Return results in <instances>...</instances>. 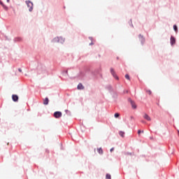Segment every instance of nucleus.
<instances>
[{
    "mask_svg": "<svg viewBox=\"0 0 179 179\" xmlns=\"http://www.w3.org/2000/svg\"><path fill=\"white\" fill-rule=\"evenodd\" d=\"M106 179H111V175L107 173V174H106Z\"/></svg>",
    "mask_w": 179,
    "mask_h": 179,
    "instance_id": "4468645a",
    "label": "nucleus"
},
{
    "mask_svg": "<svg viewBox=\"0 0 179 179\" xmlns=\"http://www.w3.org/2000/svg\"><path fill=\"white\" fill-rule=\"evenodd\" d=\"M119 134L120 135V136H122V138H124L125 137V132L120 131L119 132Z\"/></svg>",
    "mask_w": 179,
    "mask_h": 179,
    "instance_id": "9b49d317",
    "label": "nucleus"
},
{
    "mask_svg": "<svg viewBox=\"0 0 179 179\" xmlns=\"http://www.w3.org/2000/svg\"><path fill=\"white\" fill-rule=\"evenodd\" d=\"M148 93L149 94H152V91L149 90V91H148Z\"/></svg>",
    "mask_w": 179,
    "mask_h": 179,
    "instance_id": "6ab92c4d",
    "label": "nucleus"
},
{
    "mask_svg": "<svg viewBox=\"0 0 179 179\" xmlns=\"http://www.w3.org/2000/svg\"><path fill=\"white\" fill-rule=\"evenodd\" d=\"M25 2L27 5V7L29 8V12H31L33 10V2L30 1H26Z\"/></svg>",
    "mask_w": 179,
    "mask_h": 179,
    "instance_id": "f257e3e1",
    "label": "nucleus"
},
{
    "mask_svg": "<svg viewBox=\"0 0 179 179\" xmlns=\"http://www.w3.org/2000/svg\"><path fill=\"white\" fill-rule=\"evenodd\" d=\"M12 99L13 101H17L19 100V96L16 94H13Z\"/></svg>",
    "mask_w": 179,
    "mask_h": 179,
    "instance_id": "39448f33",
    "label": "nucleus"
},
{
    "mask_svg": "<svg viewBox=\"0 0 179 179\" xmlns=\"http://www.w3.org/2000/svg\"><path fill=\"white\" fill-rule=\"evenodd\" d=\"M173 29L177 31V25H173Z\"/></svg>",
    "mask_w": 179,
    "mask_h": 179,
    "instance_id": "f3484780",
    "label": "nucleus"
},
{
    "mask_svg": "<svg viewBox=\"0 0 179 179\" xmlns=\"http://www.w3.org/2000/svg\"><path fill=\"white\" fill-rule=\"evenodd\" d=\"M141 122H143H143H144V121H141Z\"/></svg>",
    "mask_w": 179,
    "mask_h": 179,
    "instance_id": "393cba45",
    "label": "nucleus"
},
{
    "mask_svg": "<svg viewBox=\"0 0 179 179\" xmlns=\"http://www.w3.org/2000/svg\"><path fill=\"white\" fill-rule=\"evenodd\" d=\"M125 78H126V79H127V80H131V78H129V75L126 74Z\"/></svg>",
    "mask_w": 179,
    "mask_h": 179,
    "instance_id": "2eb2a0df",
    "label": "nucleus"
},
{
    "mask_svg": "<svg viewBox=\"0 0 179 179\" xmlns=\"http://www.w3.org/2000/svg\"><path fill=\"white\" fill-rule=\"evenodd\" d=\"M97 152L99 153V155H103V148H97Z\"/></svg>",
    "mask_w": 179,
    "mask_h": 179,
    "instance_id": "f8f14e48",
    "label": "nucleus"
},
{
    "mask_svg": "<svg viewBox=\"0 0 179 179\" xmlns=\"http://www.w3.org/2000/svg\"><path fill=\"white\" fill-rule=\"evenodd\" d=\"M18 71H19V72H22V69H19Z\"/></svg>",
    "mask_w": 179,
    "mask_h": 179,
    "instance_id": "4be33fe9",
    "label": "nucleus"
},
{
    "mask_svg": "<svg viewBox=\"0 0 179 179\" xmlns=\"http://www.w3.org/2000/svg\"><path fill=\"white\" fill-rule=\"evenodd\" d=\"M53 115L55 118H61V117H62V113H61L60 111H56L54 113Z\"/></svg>",
    "mask_w": 179,
    "mask_h": 179,
    "instance_id": "f03ea898",
    "label": "nucleus"
},
{
    "mask_svg": "<svg viewBox=\"0 0 179 179\" xmlns=\"http://www.w3.org/2000/svg\"><path fill=\"white\" fill-rule=\"evenodd\" d=\"M0 5H1V6L4 8V9H6L8 8L6 7V6H5V4H3V2H2L1 0H0Z\"/></svg>",
    "mask_w": 179,
    "mask_h": 179,
    "instance_id": "ddd939ff",
    "label": "nucleus"
},
{
    "mask_svg": "<svg viewBox=\"0 0 179 179\" xmlns=\"http://www.w3.org/2000/svg\"><path fill=\"white\" fill-rule=\"evenodd\" d=\"M54 41H58V38H55L54 39Z\"/></svg>",
    "mask_w": 179,
    "mask_h": 179,
    "instance_id": "412c9836",
    "label": "nucleus"
},
{
    "mask_svg": "<svg viewBox=\"0 0 179 179\" xmlns=\"http://www.w3.org/2000/svg\"><path fill=\"white\" fill-rule=\"evenodd\" d=\"M48 102H49V100H48V98H45L44 100H43V104L45 106H47L48 104Z\"/></svg>",
    "mask_w": 179,
    "mask_h": 179,
    "instance_id": "9d476101",
    "label": "nucleus"
},
{
    "mask_svg": "<svg viewBox=\"0 0 179 179\" xmlns=\"http://www.w3.org/2000/svg\"><path fill=\"white\" fill-rule=\"evenodd\" d=\"M143 118H144L145 120H147V121H151V120H152V119L150 118V117L148 114H146V113L144 114Z\"/></svg>",
    "mask_w": 179,
    "mask_h": 179,
    "instance_id": "423d86ee",
    "label": "nucleus"
},
{
    "mask_svg": "<svg viewBox=\"0 0 179 179\" xmlns=\"http://www.w3.org/2000/svg\"><path fill=\"white\" fill-rule=\"evenodd\" d=\"M10 0H7V2H9Z\"/></svg>",
    "mask_w": 179,
    "mask_h": 179,
    "instance_id": "b1692460",
    "label": "nucleus"
},
{
    "mask_svg": "<svg viewBox=\"0 0 179 179\" xmlns=\"http://www.w3.org/2000/svg\"><path fill=\"white\" fill-rule=\"evenodd\" d=\"M120 117V113H115V118H118Z\"/></svg>",
    "mask_w": 179,
    "mask_h": 179,
    "instance_id": "dca6fc26",
    "label": "nucleus"
},
{
    "mask_svg": "<svg viewBox=\"0 0 179 179\" xmlns=\"http://www.w3.org/2000/svg\"><path fill=\"white\" fill-rule=\"evenodd\" d=\"M92 44H93V43H90V45H92Z\"/></svg>",
    "mask_w": 179,
    "mask_h": 179,
    "instance_id": "5701e85b",
    "label": "nucleus"
},
{
    "mask_svg": "<svg viewBox=\"0 0 179 179\" xmlns=\"http://www.w3.org/2000/svg\"><path fill=\"white\" fill-rule=\"evenodd\" d=\"M142 133H143V131H142Z\"/></svg>",
    "mask_w": 179,
    "mask_h": 179,
    "instance_id": "a878e982",
    "label": "nucleus"
},
{
    "mask_svg": "<svg viewBox=\"0 0 179 179\" xmlns=\"http://www.w3.org/2000/svg\"><path fill=\"white\" fill-rule=\"evenodd\" d=\"M114 151V148H112L110 150V152H113Z\"/></svg>",
    "mask_w": 179,
    "mask_h": 179,
    "instance_id": "aec40b11",
    "label": "nucleus"
},
{
    "mask_svg": "<svg viewBox=\"0 0 179 179\" xmlns=\"http://www.w3.org/2000/svg\"><path fill=\"white\" fill-rule=\"evenodd\" d=\"M110 73H112L115 79H117V80H118V76H117V74H115V71H114V69H110Z\"/></svg>",
    "mask_w": 179,
    "mask_h": 179,
    "instance_id": "7ed1b4c3",
    "label": "nucleus"
},
{
    "mask_svg": "<svg viewBox=\"0 0 179 179\" xmlns=\"http://www.w3.org/2000/svg\"><path fill=\"white\" fill-rule=\"evenodd\" d=\"M77 89H78V90H83V89H85V87H83V85H82V83L78 84Z\"/></svg>",
    "mask_w": 179,
    "mask_h": 179,
    "instance_id": "0eeeda50",
    "label": "nucleus"
},
{
    "mask_svg": "<svg viewBox=\"0 0 179 179\" xmlns=\"http://www.w3.org/2000/svg\"><path fill=\"white\" fill-rule=\"evenodd\" d=\"M171 45H174V44H176V38L173 36L171 37Z\"/></svg>",
    "mask_w": 179,
    "mask_h": 179,
    "instance_id": "6e6552de",
    "label": "nucleus"
},
{
    "mask_svg": "<svg viewBox=\"0 0 179 179\" xmlns=\"http://www.w3.org/2000/svg\"><path fill=\"white\" fill-rule=\"evenodd\" d=\"M130 103L131 104L132 108H136V105L135 104V102H134V101L130 100Z\"/></svg>",
    "mask_w": 179,
    "mask_h": 179,
    "instance_id": "1a4fd4ad",
    "label": "nucleus"
},
{
    "mask_svg": "<svg viewBox=\"0 0 179 179\" xmlns=\"http://www.w3.org/2000/svg\"><path fill=\"white\" fill-rule=\"evenodd\" d=\"M141 132H142L141 130H138V134L141 135Z\"/></svg>",
    "mask_w": 179,
    "mask_h": 179,
    "instance_id": "a211bd4d",
    "label": "nucleus"
},
{
    "mask_svg": "<svg viewBox=\"0 0 179 179\" xmlns=\"http://www.w3.org/2000/svg\"><path fill=\"white\" fill-rule=\"evenodd\" d=\"M138 38H139L140 41H141V44H144L145 43V38L143 37V36L140 34L138 36Z\"/></svg>",
    "mask_w": 179,
    "mask_h": 179,
    "instance_id": "20e7f679",
    "label": "nucleus"
}]
</instances>
